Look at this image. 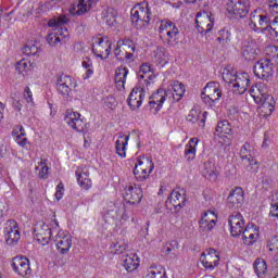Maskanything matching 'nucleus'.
Listing matches in <instances>:
<instances>
[{"label":"nucleus","mask_w":278,"mask_h":278,"mask_svg":"<svg viewBox=\"0 0 278 278\" xmlns=\"http://www.w3.org/2000/svg\"><path fill=\"white\" fill-rule=\"evenodd\" d=\"M54 197H55L56 201H61V199L64 197V184L63 182H60L56 186Z\"/></svg>","instance_id":"nucleus-59"},{"label":"nucleus","mask_w":278,"mask_h":278,"mask_svg":"<svg viewBox=\"0 0 278 278\" xmlns=\"http://www.w3.org/2000/svg\"><path fill=\"white\" fill-rule=\"evenodd\" d=\"M220 97H223V88L216 81L208 83L201 93L203 103L210 105V108L220 101Z\"/></svg>","instance_id":"nucleus-7"},{"label":"nucleus","mask_w":278,"mask_h":278,"mask_svg":"<svg viewBox=\"0 0 278 278\" xmlns=\"http://www.w3.org/2000/svg\"><path fill=\"white\" fill-rule=\"evenodd\" d=\"M228 225L230 229V235L233 238H238V236H242V232L245 227L244 216L240 214V212H235L228 217Z\"/></svg>","instance_id":"nucleus-13"},{"label":"nucleus","mask_w":278,"mask_h":278,"mask_svg":"<svg viewBox=\"0 0 278 278\" xmlns=\"http://www.w3.org/2000/svg\"><path fill=\"white\" fill-rule=\"evenodd\" d=\"M265 31H268L274 38H278V16L274 18L269 26L265 27Z\"/></svg>","instance_id":"nucleus-51"},{"label":"nucleus","mask_w":278,"mask_h":278,"mask_svg":"<svg viewBox=\"0 0 278 278\" xmlns=\"http://www.w3.org/2000/svg\"><path fill=\"white\" fill-rule=\"evenodd\" d=\"M129 142V136L118 134L117 140L115 141V153L122 157H127V144Z\"/></svg>","instance_id":"nucleus-33"},{"label":"nucleus","mask_w":278,"mask_h":278,"mask_svg":"<svg viewBox=\"0 0 278 278\" xmlns=\"http://www.w3.org/2000/svg\"><path fill=\"white\" fill-rule=\"evenodd\" d=\"M244 27L249 31H255L256 34H264L266 31V27H257V24L252 20H245Z\"/></svg>","instance_id":"nucleus-48"},{"label":"nucleus","mask_w":278,"mask_h":278,"mask_svg":"<svg viewBox=\"0 0 278 278\" xmlns=\"http://www.w3.org/2000/svg\"><path fill=\"white\" fill-rule=\"evenodd\" d=\"M81 66H83V68L86 70V72H85V74L83 76L84 79H90V77L92 75H94V67L92 65V59L89 58V56L83 58Z\"/></svg>","instance_id":"nucleus-45"},{"label":"nucleus","mask_w":278,"mask_h":278,"mask_svg":"<svg viewBox=\"0 0 278 278\" xmlns=\"http://www.w3.org/2000/svg\"><path fill=\"white\" fill-rule=\"evenodd\" d=\"M128 75L129 70L127 67H118L115 71V85L117 90H125V84Z\"/></svg>","instance_id":"nucleus-36"},{"label":"nucleus","mask_w":278,"mask_h":278,"mask_svg":"<svg viewBox=\"0 0 278 278\" xmlns=\"http://www.w3.org/2000/svg\"><path fill=\"white\" fill-rule=\"evenodd\" d=\"M146 278H168L166 275V268L161 265H151L148 268Z\"/></svg>","instance_id":"nucleus-40"},{"label":"nucleus","mask_w":278,"mask_h":278,"mask_svg":"<svg viewBox=\"0 0 278 278\" xmlns=\"http://www.w3.org/2000/svg\"><path fill=\"white\" fill-rule=\"evenodd\" d=\"M112 51V42L108 37H96L92 45V53L101 60H108Z\"/></svg>","instance_id":"nucleus-8"},{"label":"nucleus","mask_w":278,"mask_h":278,"mask_svg":"<svg viewBox=\"0 0 278 278\" xmlns=\"http://www.w3.org/2000/svg\"><path fill=\"white\" fill-rule=\"evenodd\" d=\"M75 88H77V80L72 76L62 74L56 78V92L62 97V99H71Z\"/></svg>","instance_id":"nucleus-5"},{"label":"nucleus","mask_w":278,"mask_h":278,"mask_svg":"<svg viewBox=\"0 0 278 278\" xmlns=\"http://www.w3.org/2000/svg\"><path fill=\"white\" fill-rule=\"evenodd\" d=\"M241 55L248 62H253L257 58V41L254 39H247L241 48Z\"/></svg>","instance_id":"nucleus-22"},{"label":"nucleus","mask_w":278,"mask_h":278,"mask_svg":"<svg viewBox=\"0 0 278 278\" xmlns=\"http://www.w3.org/2000/svg\"><path fill=\"white\" fill-rule=\"evenodd\" d=\"M15 142L18 144V147H22L23 149H26L27 144H29V141L27 138H25V135H17Z\"/></svg>","instance_id":"nucleus-58"},{"label":"nucleus","mask_w":278,"mask_h":278,"mask_svg":"<svg viewBox=\"0 0 278 278\" xmlns=\"http://www.w3.org/2000/svg\"><path fill=\"white\" fill-rule=\"evenodd\" d=\"M108 216L113 218V220H118L121 225H125L127 220H129V215L127 214V210L125 208V204H114L111 203L110 208L106 211Z\"/></svg>","instance_id":"nucleus-17"},{"label":"nucleus","mask_w":278,"mask_h":278,"mask_svg":"<svg viewBox=\"0 0 278 278\" xmlns=\"http://www.w3.org/2000/svg\"><path fill=\"white\" fill-rule=\"evenodd\" d=\"M54 242L59 253L66 255L71 251V247H73V237L64 230H59L55 235Z\"/></svg>","instance_id":"nucleus-16"},{"label":"nucleus","mask_w":278,"mask_h":278,"mask_svg":"<svg viewBox=\"0 0 278 278\" xmlns=\"http://www.w3.org/2000/svg\"><path fill=\"white\" fill-rule=\"evenodd\" d=\"M257 105H261L258 108V114L261 118H268L275 112V98L267 97L265 100H262V102H256Z\"/></svg>","instance_id":"nucleus-29"},{"label":"nucleus","mask_w":278,"mask_h":278,"mask_svg":"<svg viewBox=\"0 0 278 278\" xmlns=\"http://www.w3.org/2000/svg\"><path fill=\"white\" fill-rule=\"evenodd\" d=\"M123 266L127 273H134L140 266V258L136 253L126 254L123 260Z\"/></svg>","instance_id":"nucleus-35"},{"label":"nucleus","mask_w":278,"mask_h":278,"mask_svg":"<svg viewBox=\"0 0 278 278\" xmlns=\"http://www.w3.org/2000/svg\"><path fill=\"white\" fill-rule=\"evenodd\" d=\"M254 271L258 278L266 277L268 273V265L264 258H256L254 262Z\"/></svg>","instance_id":"nucleus-43"},{"label":"nucleus","mask_w":278,"mask_h":278,"mask_svg":"<svg viewBox=\"0 0 278 278\" xmlns=\"http://www.w3.org/2000/svg\"><path fill=\"white\" fill-rule=\"evenodd\" d=\"M31 68V63L28 60L22 59L20 62L15 65V71L20 75H27V71Z\"/></svg>","instance_id":"nucleus-47"},{"label":"nucleus","mask_w":278,"mask_h":278,"mask_svg":"<svg viewBox=\"0 0 278 278\" xmlns=\"http://www.w3.org/2000/svg\"><path fill=\"white\" fill-rule=\"evenodd\" d=\"M23 53L24 55H28V56H34V58H38V53H40V49H38V47L36 45H26L23 48Z\"/></svg>","instance_id":"nucleus-50"},{"label":"nucleus","mask_w":278,"mask_h":278,"mask_svg":"<svg viewBox=\"0 0 278 278\" xmlns=\"http://www.w3.org/2000/svg\"><path fill=\"white\" fill-rule=\"evenodd\" d=\"M127 247H128L127 242L125 241H117L112 245V248L115 249V253L117 255H121V253H123L124 251H127Z\"/></svg>","instance_id":"nucleus-54"},{"label":"nucleus","mask_w":278,"mask_h":278,"mask_svg":"<svg viewBox=\"0 0 278 278\" xmlns=\"http://www.w3.org/2000/svg\"><path fill=\"white\" fill-rule=\"evenodd\" d=\"M168 202L175 208L182 207L184 205H186V193L174 190V191H172L170 195L168 197L167 203Z\"/></svg>","instance_id":"nucleus-37"},{"label":"nucleus","mask_w":278,"mask_h":278,"mask_svg":"<svg viewBox=\"0 0 278 278\" xmlns=\"http://www.w3.org/2000/svg\"><path fill=\"white\" fill-rule=\"evenodd\" d=\"M197 144H199V139L191 138L185 147V159L188 162H192L197 157Z\"/></svg>","instance_id":"nucleus-39"},{"label":"nucleus","mask_w":278,"mask_h":278,"mask_svg":"<svg viewBox=\"0 0 278 278\" xmlns=\"http://www.w3.org/2000/svg\"><path fill=\"white\" fill-rule=\"evenodd\" d=\"M243 244L247 247H251L257 242V238H260V232L257 228L247 226L245 229L241 232Z\"/></svg>","instance_id":"nucleus-34"},{"label":"nucleus","mask_w":278,"mask_h":278,"mask_svg":"<svg viewBox=\"0 0 278 278\" xmlns=\"http://www.w3.org/2000/svg\"><path fill=\"white\" fill-rule=\"evenodd\" d=\"M89 175L90 172L86 166H80L76 170L78 186H80L83 190H90V188H92V180L89 178Z\"/></svg>","instance_id":"nucleus-27"},{"label":"nucleus","mask_w":278,"mask_h":278,"mask_svg":"<svg viewBox=\"0 0 278 278\" xmlns=\"http://www.w3.org/2000/svg\"><path fill=\"white\" fill-rule=\"evenodd\" d=\"M99 1L101 0H79L77 4L73 5L70 12L74 16H81L92 8L93 3H99Z\"/></svg>","instance_id":"nucleus-30"},{"label":"nucleus","mask_w":278,"mask_h":278,"mask_svg":"<svg viewBox=\"0 0 278 278\" xmlns=\"http://www.w3.org/2000/svg\"><path fill=\"white\" fill-rule=\"evenodd\" d=\"M170 60V54L168 53V50L164 47H157L153 52V62L156 64V66H161V68H164L166 64H168Z\"/></svg>","instance_id":"nucleus-31"},{"label":"nucleus","mask_w":278,"mask_h":278,"mask_svg":"<svg viewBox=\"0 0 278 278\" xmlns=\"http://www.w3.org/2000/svg\"><path fill=\"white\" fill-rule=\"evenodd\" d=\"M65 123L68 125V127H71L75 131H79V132L84 131V129L86 127V122H84V119H81V114H79L78 112H74V111L66 112Z\"/></svg>","instance_id":"nucleus-21"},{"label":"nucleus","mask_w":278,"mask_h":278,"mask_svg":"<svg viewBox=\"0 0 278 278\" xmlns=\"http://www.w3.org/2000/svg\"><path fill=\"white\" fill-rule=\"evenodd\" d=\"M4 240L10 247H14L21 240V231L18 230V224L14 219H9L4 224Z\"/></svg>","instance_id":"nucleus-11"},{"label":"nucleus","mask_w":278,"mask_h":278,"mask_svg":"<svg viewBox=\"0 0 278 278\" xmlns=\"http://www.w3.org/2000/svg\"><path fill=\"white\" fill-rule=\"evenodd\" d=\"M202 175L205 179H208V181H216V179H218L219 172L214 162L206 161L202 166Z\"/></svg>","instance_id":"nucleus-32"},{"label":"nucleus","mask_w":278,"mask_h":278,"mask_svg":"<svg viewBox=\"0 0 278 278\" xmlns=\"http://www.w3.org/2000/svg\"><path fill=\"white\" fill-rule=\"evenodd\" d=\"M244 203V190L242 188L237 187L232 189L228 195V207H232L238 210Z\"/></svg>","instance_id":"nucleus-26"},{"label":"nucleus","mask_w":278,"mask_h":278,"mask_svg":"<svg viewBox=\"0 0 278 278\" xmlns=\"http://www.w3.org/2000/svg\"><path fill=\"white\" fill-rule=\"evenodd\" d=\"M165 91L167 92L169 103H177V101H181L184 94H186V85L178 80H170Z\"/></svg>","instance_id":"nucleus-12"},{"label":"nucleus","mask_w":278,"mask_h":278,"mask_svg":"<svg viewBox=\"0 0 278 278\" xmlns=\"http://www.w3.org/2000/svg\"><path fill=\"white\" fill-rule=\"evenodd\" d=\"M117 47H123L124 51L126 53H132L134 58V53H136V45H134V41L129 39H122L117 41Z\"/></svg>","instance_id":"nucleus-46"},{"label":"nucleus","mask_w":278,"mask_h":278,"mask_svg":"<svg viewBox=\"0 0 278 278\" xmlns=\"http://www.w3.org/2000/svg\"><path fill=\"white\" fill-rule=\"evenodd\" d=\"M11 267L20 277H27L31 275V267L29 266V258L24 256H15L12 261Z\"/></svg>","instance_id":"nucleus-18"},{"label":"nucleus","mask_w":278,"mask_h":278,"mask_svg":"<svg viewBox=\"0 0 278 278\" xmlns=\"http://www.w3.org/2000/svg\"><path fill=\"white\" fill-rule=\"evenodd\" d=\"M153 173V169H134V175L137 181H144L149 179V175Z\"/></svg>","instance_id":"nucleus-49"},{"label":"nucleus","mask_w":278,"mask_h":278,"mask_svg":"<svg viewBox=\"0 0 278 278\" xmlns=\"http://www.w3.org/2000/svg\"><path fill=\"white\" fill-rule=\"evenodd\" d=\"M41 169L39 172L40 179H47L49 177V166H47V161L41 160L40 161Z\"/></svg>","instance_id":"nucleus-53"},{"label":"nucleus","mask_w":278,"mask_h":278,"mask_svg":"<svg viewBox=\"0 0 278 278\" xmlns=\"http://www.w3.org/2000/svg\"><path fill=\"white\" fill-rule=\"evenodd\" d=\"M253 71L258 79H269L275 73V65L271 60L261 59L254 64Z\"/></svg>","instance_id":"nucleus-9"},{"label":"nucleus","mask_w":278,"mask_h":278,"mask_svg":"<svg viewBox=\"0 0 278 278\" xmlns=\"http://www.w3.org/2000/svg\"><path fill=\"white\" fill-rule=\"evenodd\" d=\"M104 21L106 25H109V27H114V25H116V15L114 14V12L108 11Z\"/></svg>","instance_id":"nucleus-57"},{"label":"nucleus","mask_w":278,"mask_h":278,"mask_svg":"<svg viewBox=\"0 0 278 278\" xmlns=\"http://www.w3.org/2000/svg\"><path fill=\"white\" fill-rule=\"evenodd\" d=\"M68 24V17L66 15H60L53 17L48 22L49 27H58L55 33L56 36L61 39V42H66L71 38V34L67 28L62 27V25Z\"/></svg>","instance_id":"nucleus-14"},{"label":"nucleus","mask_w":278,"mask_h":278,"mask_svg":"<svg viewBox=\"0 0 278 278\" xmlns=\"http://www.w3.org/2000/svg\"><path fill=\"white\" fill-rule=\"evenodd\" d=\"M222 77L226 84H229L235 94H244L251 86V77L248 73L232 74L229 70H224Z\"/></svg>","instance_id":"nucleus-1"},{"label":"nucleus","mask_w":278,"mask_h":278,"mask_svg":"<svg viewBox=\"0 0 278 278\" xmlns=\"http://www.w3.org/2000/svg\"><path fill=\"white\" fill-rule=\"evenodd\" d=\"M115 58L119 62H131L134 60V53L132 52H126L123 47H119L118 43L114 50Z\"/></svg>","instance_id":"nucleus-44"},{"label":"nucleus","mask_w":278,"mask_h":278,"mask_svg":"<svg viewBox=\"0 0 278 278\" xmlns=\"http://www.w3.org/2000/svg\"><path fill=\"white\" fill-rule=\"evenodd\" d=\"M155 166L153 165V161H151V159L140 156L137 159L134 170H153Z\"/></svg>","instance_id":"nucleus-41"},{"label":"nucleus","mask_w":278,"mask_h":278,"mask_svg":"<svg viewBox=\"0 0 278 278\" xmlns=\"http://www.w3.org/2000/svg\"><path fill=\"white\" fill-rule=\"evenodd\" d=\"M195 25L200 34H210L214 27V17L207 13H198Z\"/></svg>","instance_id":"nucleus-19"},{"label":"nucleus","mask_w":278,"mask_h":278,"mask_svg":"<svg viewBox=\"0 0 278 278\" xmlns=\"http://www.w3.org/2000/svg\"><path fill=\"white\" fill-rule=\"evenodd\" d=\"M269 89L268 85L266 83H256L254 86L250 89V94L255 101V103H262V101H266L268 97H273L268 94Z\"/></svg>","instance_id":"nucleus-20"},{"label":"nucleus","mask_w":278,"mask_h":278,"mask_svg":"<svg viewBox=\"0 0 278 278\" xmlns=\"http://www.w3.org/2000/svg\"><path fill=\"white\" fill-rule=\"evenodd\" d=\"M47 42L48 45H50V47H56V45H60V42H62V39L60 38V36H56L55 34L51 33L47 37Z\"/></svg>","instance_id":"nucleus-56"},{"label":"nucleus","mask_w":278,"mask_h":278,"mask_svg":"<svg viewBox=\"0 0 278 278\" xmlns=\"http://www.w3.org/2000/svg\"><path fill=\"white\" fill-rule=\"evenodd\" d=\"M159 34L160 38H163L168 47H177V45H179L181 34L179 33L176 23L167 20L161 21L159 25Z\"/></svg>","instance_id":"nucleus-2"},{"label":"nucleus","mask_w":278,"mask_h":278,"mask_svg":"<svg viewBox=\"0 0 278 278\" xmlns=\"http://www.w3.org/2000/svg\"><path fill=\"white\" fill-rule=\"evenodd\" d=\"M231 124H229L227 121H222L217 124L216 136L219 138H227V136H231Z\"/></svg>","instance_id":"nucleus-42"},{"label":"nucleus","mask_w":278,"mask_h":278,"mask_svg":"<svg viewBox=\"0 0 278 278\" xmlns=\"http://www.w3.org/2000/svg\"><path fill=\"white\" fill-rule=\"evenodd\" d=\"M269 251H278V237L274 236L271 237L268 242Z\"/></svg>","instance_id":"nucleus-61"},{"label":"nucleus","mask_w":278,"mask_h":278,"mask_svg":"<svg viewBox=\"0 0 278 278\" xmlns=\"http://www.w3.org/2000/svg\"><path fill=\"white\" fill-rule=\"evenodd\" d=\"M59 227H60V224L55 219L51 222V226L47 224V222H38L35 225V229H34V233L37 242H39L41 247H47V244L51 242V237L53 236V232Z\"/></svg>","instance_id":"nucleus-4"},{"label":"nucleus","mask_w":278,"mask_h":278,"mask_svg":"<svg viewBox=\"0 0 278 278\" xmlns=\"http://www.w3.org/2000/svg\"><path fill=\"white\" fill-rule=\"evenodd\" d=\"M218 220V217L216 216V213L214 211H207L205 212L201 219H200V229L203 231H212L214 227H216V222Z\"/></svg>","instance_id":"nucleus-25"},{"label":"nucleus","mask_w":278,"mask_h":278,"mask_svg":"<svg viewBox=\"0 0 278 278\" xmlns=\"http://www.w3.org/2000/svg\"><path fill=\"white\" fill-rule=\"evenodd\" d=\"M269 12L278 14V0H268Z\"/></svg>","instance_id":"nucleus-63"},{"label":"nucleus","mask_w":278,"mask_h":278,"mask_svg":"<svg viewBox=\"0 0 278 278\" xmlns=\"http://www.w3.org/2000/svg\"><path fill=\"white\" fill-rule=\"evenodd\" d=\"M205 114L207 113H202L199 109H192L187 117V121H189V123H198L200 127H205Z\"/></svg>","instance_id":"nucleus-38"},{"label":"nucleus","mask_w":278,"mask_h":278,"mask_svg":"<svg viewBox=\"0 0 278 278\" xmlns=\"http://www.w3.org/2000/svg\"><path fill=\"white\" fill-rule=\"evenodd\" d=\"M251 8V0H228L226 11L233 18H245Z\"/></svg>","instance_id":"nucleus-6"},{"label":"nucleus","mask_w":278,"mask_h":278,"mask_svg":"<svg viewBox=\"0 0 278 278\" xmlns=\"http://www.w3.org/2000/svg\"><path fill=\"white\" fill-rule=\"evenodd\" d=\"M151 101L149 102V105L151 110H155V112H160L162 110V105H164V101L168 99V93L164 89H159L156 92H154L150 97Z\"/></svg>","instance_id":"nucleus-28"},{"label":"nucleus","mask_w":278,"mask_h":278,"mask_svg":"<svg viewBox=\"0 0 278 278\" xmlns=\"http://www.w3.org/2000/svg\"><path fill=\"white\" fill-rule=\"evenodd\" d=\"M12 136L16 139V136H26L25 128L21 125H17L13 128Z\"/></svg>","instance_id":"nucleus-62"},{"label":"nucleus","mask_w":278,"mask_h":278,"mask_svg":"<svg viewBox=\"0 0 278 278\" xmlns=\"http://www.w3.org/2000/svg\"><path fill=\"white\" fill-rule=\"evenodd\" d=\"M217 40L220 45H227L231 40V34L227 30H220Z\"/></svg>","instance_id":"nucleus-52"},{"label":"nucleus","mask_w":278,"mask_h":278,"mask_svg":"<svg viewBox=\"0 0 278 278\" xmlns=\"http://www.w3.org/2000/svg\"><path fill=\"white\" fill-rule=\"evenodd\" d=\"M200 262L205 270H214L220 262V255L218 254V251L208 249L206 252L202 253Z\"/></svg>","instance_id":"nucleus-15"},{"label":"nucleus","mask_w":278,"mask_h":278,"mask_svg":"<svg viewBox=\"0 0 278 278\" xmlns=\"http://www.w3.org/2000/svg\"><path fill=\"white\" fill-rule=\"evenodd\" d=\"M148 73H151V65L149 63L141 64L138 73L139 79H144V75H148Z\"/></svg>","instance_id":"nucleus-55"},{"label":"nucleus","mask_w":278,"mask_h":278,"mask_svg":"<svg viewBox=\"0 0 278 278\" xmlns=\"http://www.w3.org/2000/svg\"><path fill=\"white\" fill-rule=\"evenodd\" d=\"M240 157L248 170L257 173V161H255V148L251 143H244L240 150Z\"/></svg>","instance_id":"nucleus-10"},{"label":"nucleus","mask_w":278,"mask_h":278,"mask_svg":"<svg viewBox=\"0 0 278 278\" xmlns=\"http://www.w3.org/2000/svg\"><path fill=\"white\" fill-rule=\"evenodd\" d=\"M124 199L130 205H136V203H140L142 201V189L136 185H129L125 189Z\"/></svg>","instance_id":"nucleus-24"},{"label":"nucleus","mask_w":278,"mask_h":278,"mask_svg":"<svg viewBox=\"0 0 278 278\" xmlns=\"http://www.w3.org/2000/svg\"><path fill=\"white\" fill-rule=\"evenodd\" d=\"M130 15L131 23L137 29L149 27V23H151V9L149 8V3L142 2L135 5L130 11Z\"/></svg>","instance_id":"nucleus-3"},{"label":"nucleus","mask_w":278,"mask_h":278,"mask_svg":"<svg viewBox=\"0 0 278 278\" xmlns=\"http://www.w3.org/2000/svg\"><path fill=\"white\" fill-rule=\"evenodd\" d=\"M24 99L27 103L34 105V94L31 93V89H29V87H26L24 90Z\"/></svg>","instance_id":"nucleus-60"},{"label":"nucleus","mask_w":278,"mask_h":278,"mask_svg":"<svg viewBox=\"0 0 278 278\" xmlns=\"http://www.w3.org/2000/svg\"><path fill=\"white\" fill-rule=\"evenodd\" d=\"M146 91L141 87H135L128 97V105L130 110H138L142 106L144 101Z\"/></svg>","instance_id":"nucleus-23"},{"label":"nucleus","mask_w":278,"mask_h":278,"mask_svg":"<svg viewBox=\"0 0 278 278\" xmlns=\"http://www.w3.org/2000/svg\"><path fill=\"white\" fill-rule=\"evenodd\" d=\"M257 21H258L260 27H268L270 25L268 24L269 20H268V16L266 15H261Z\"/></svg>","instance_id":"nucleus-64"}]
</instances>
